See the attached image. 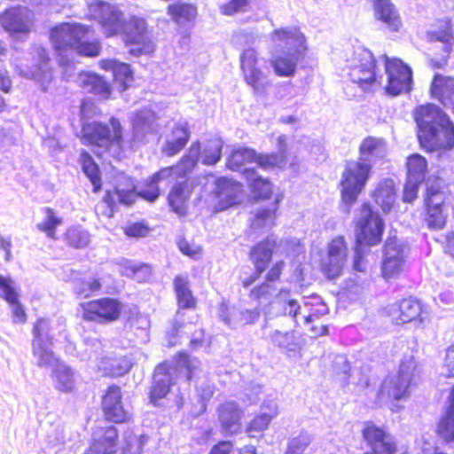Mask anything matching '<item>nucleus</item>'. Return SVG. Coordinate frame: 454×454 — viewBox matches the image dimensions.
Masks as SVG:
<instances>
[{
	"mask_svg": "<svg viewBox=\"0 0 454 454\" xmlns=\"http://www.w3.org/2000/svg\"><path fill=\"white\" fill-rule=\"evenodd\" d=\"M174 381L170 373V365L168 362L159 364L153 372L148 397L150 402L158 405L159 401L165 398L170 392Z\"/></svg>",
	"mask_w": 454,
	"mask_h": 454,
	"instance_id": "nucleus-25",
	"label": "nucleus"
},
{
	"mask_svg": "<svg viewBox=\"0 0 454 454\" xmlns=\"http://www.w3.org/2000/svg\"><path fill=\"white\" fill-rule=\"evenodd\" d=\"M429 95L444 109L454 113V76L434 74L429 85Z\"/></svg>",
	"mask_w": 454,
	"mask_h": 454,
	"instance_id": "nucleus-24",
	"label": "nucleus"
},
{
	"mask_svg": "<svg viewBox=\"0 0 454 454\" xmlns=\"http://www.w3.org/2000/svg\"><path fill=\"white\" fill-rule=\"evenodd\" d=\"M51 320L47 317H38L32 325V354L37 359L39 367H48L58 364L51 346L53 344V336L50 334Z\"/></svg>",
	"mask_w": 454,
	"mask_h": 454,
	"instance_id": "nucleus-14",
	"label": "nucleus"
},
{
	"mask_svg": "<svg viewBox=\"0 0 454 454\" xmlns=\"http://www.w3.org/2000/svg\"><path fill=\"white\" fill-rule=\"evenodd\" d=\"M278 247L277 239L267 236L254 243L248 249L247 258L253 265V272L240 278V284L242 287L248 288L264 274L263 280L248 293V298L258 304L269 302L274 296L277 285L281 282L286 262L283 260L273 262Z\"/></svg>",
	"mask_w": 454,
	"mask_h": 454,
	"instance_id": "nucleus-1",
	"label": "nucleus"
},
{
	"mask_svg": "<svg viewBox=\"0 0 454 454\" xmlns=\"http://www.w3.org/2000/svg\"><path fill=\"white\" fill-rule=\"evenodd\" d=\"M255 163L263 171L283 169L286 165V157L284 153L271 152L267 153H257L254 148L239 147L233 149L228 155L225 162L227 169L242 172L247 164Z\"/></svg>",
	"mask_w": 454,
	"mask_h": 454,
	"instance_id": "nucleus-8",
	"label": "nucleus"
},
{
	"mask_svg": "<svg viewBox=\"0 0 454 454\" xmlns=\"http://www.w3.org/2000/svg\"><path fill=\"white\" fill-rule=\"evenodd\" d=\"M243 412L233 403H227L219 408L218 419L222 429L226 433H236L240 428V420Z\"/></svg>",
	"mask_w": 454,
	"mask_h": 454,
	"instance_id": "nucleus-39",
	"label": "nucleus"
},
{
	"mask_svg": "<svg viewBox=\"0 0 454 454\" xmlns=\"http://www.w3.org/2000/svg\"><path fill=\"white\" fill-rule=\"evenodd\" d=\"M63 239L69 247L74 249L84 248L90 242L89 233L79 225L69 226L66 230Z\"/></svg>",
	"mask_w": 454,
	"mask_h": 454,
	"instance_id": "nucleus-47",
	"label": "nucleus"
},
{
	"mask_svg": "<svg viewBox=\"0 0 454 454\" xmlns=\"http://www.w3.org/2000/svg\"><path fill=\"white\" fill-rule=\"evenodd\" d=\"M114 190L117 195L118 201L120 204H124L127 206L132 205L136 198L138 197L137 192L135 191V185L130 184L126 188H121L119 185L114 187Z\"/></svg>",
	"mask_w": 454,
	"mask_h": 454,
	"instance_id": "nucleus-62",
	"label": "nucleus"
},
{
	"mask_svg": "<svg viewBox=\"0 0 454 454\" xmlns=\"http://www.w3.org/2000/svg\"><path fill=\"white\" fill-rule=\"evenodd\" d=\"M372 165L363 159L358 160H348L340 181V200L348 207H350L357 201L359 195L364 190L371 176Z\"/></svg>",
	"mask_w": 454,
	"mask_h": 454,
	"instance_id": "nucleus-7",
	"label": "nucleus"
},
{
	"mask_svg": "<svg viewBox=\"0 0 454 454\" xmlns=\"http://www.w3.org/2000/svg\"><path fill=\"white\" fill-rule=\"evenodd\" d=\"M94 103L89 99H82L80 104V116L82 120L80 135L81 143L90 147L98 158L108 155L120 160L124 155L123 127L120 120L114 116L109 118L108 122L96 120H84Z\"/></svg>",
	"mask_w": 454,
	"mask_h": 454,
	"instance_id": "nucleus-3",
	"label": "nucleus"
},
{
	"mask_svg": "<svg viewBox=\"0 0 454 454\" xmlns=\"http://www.w3.org/2000/svg\"><path fill=\"white\" fill-rule=\"evenodd\" d=\"M435 434L444 443L454 442V384L450 387L445 411L436 423Z\"/></svg>",
	"mask_w": 454,
	"mask_h": 454,
	"instance_id": "nucleus-32",
	"label": "nucleus"
},
{
	"mask_svg": "<svg viewBox=\"0 0 454 454\" xmlns=\"http://www.w3.org/2000/svg\"><path fill=\"white\" fill-rule=\"evenodd\" d=\"M381 277L386 281L400 278L406 271L403 247L394 239H387L383 249Z\"/></svg>",
	"mask_w": 454,
	"mask_h": 454,
	"instance_id": "nucleus-20",
	"label": "nucleus"
},
{
	"mask_svg": "<svg viewBox=\"0 0 454 454\" xmlns=\"http://www.w3.org/2000/svg\"><path fill=\"white\" fill-rule=\"evenodd\" d=\"M326 256L347 262L348 257V247L343 236H337L328 243Z\"/></svg>",
	"mask_w": 454,
	"mask_h": 454,
	"instance_id": "nucleus-55",
	"label": "nucleus"
},
{
	"mask_svg": "<svg viewBox=\"0 0 454 454\" xmlns=\"http://www.w3.org/2000/svg\"><path fill=\"white\" fill-rule=\"evenodd\" d=\"M270 343L277 348L282 350L289 358H300L301 356V336L295 330L279 331L270 333Z\"/></svg>",
	"mask_w": 454,
	"mask_h": 454,
	"instance_id": "nucleus-27",
	"label": "nucleus"
},
{
	"mask_svg": "<svg viewBox=\"0 0 454 454\" xmlns=\"http://www.w3.org/2000/svg\"><path fill=\"white\" fill-rule=\"evenodd\" d=\"M445 196L439 188L431 186L427 189L423 222L431 231H440L447 224V214L444 213Z\"/></svg>",
	"mask_w": 454,
	"mask_h": 454,
	"instance_id": "nucleus-19",
	"label": "nucleus"
},
{
	"mask_svg": "<svg viewBox=\"0 0 454 454\" xmlns=\"http://www.w3.org/2000/svg\"><path fill=\"white\" fill-rule=\"evenodd\" d=\"M100 410L104 419L113 425H126L133 421V413L125 407L121 387L110 384L100 397Z\"/></svg>",
	"mask_w": 454,
	"mask_h": 454,
	"instance_id": "nucleus-15",
	"label": "nucleus"
},
{
	"mask_svg": "<svg viewBox=\"0 0 454 454\" xmlns=\"http://www.w3.org/2000/svg\"><path fill=\"white\" fill-rule=\"evenodd\" d=\"M239 68L244 82L254 94L263 95L270 82L259 66V56L255 48L244 49L239 55Z\"/></svg>",
	"mask_w": 454,
	"mask_h": 454,
	"instance_id": "nucleus-17",
	"label": "nucleus"
},
{
	"mask_svg": "<svg viewBox=\"0 0 454 454\" xmlns=\"http://www.w3.org/2000/svg\"><path fill=\"white\" fill-rule=\"evenodd\" d=\"M56 387L62 392H71L74 387V376L70 367L60 364L53 372Z\"/></svg>",
	"mask_w": 454,
	"mask_h": 454,
	"instance_id": "nucleus-50",
	"label": "nucleus"
},
{
	"mask_svg": "<svg viewBox=\"0 0 454 454\" xmlns=\"http://www.w3.org/2000/svg\"><path fill=\"white\" fill-rule=\"evenodd\" d=\"M192 192V184L189 178L176 183L168 194V204L172 211L179 215H184L187 212L188 200Z\"/></svg>",
	"mask_w": 454,
	"mask_h": 454,
	"instance_id": "nucleus-33",
	"label": "nucleus"
},
{
	"mask_svg": "<svg viewBox=\"0 0 454 454\" xmlns=\"http://www.w3.org/2000/svg\"><path fill=\"white\" fill-rule=\"evenodd\" d=\"M384 70L387 74L386 92L390 96L409 93L413 87L411 67L399 58L383 56Z\"/></svg>",
	"mask_w": 454,
	"mask_h": 454,
	"instance_id": "nucleus-13",
	"label": "nucleus"
},
{
	"mask_svg": "<svg viewBox=\"0 0 454 454\" xmlns=\"http://www.w3.org/2000/svg\"><path fill=\"white\" fill-rule=\"evenodd\" d=\"M121 35L124 44L129 48V54L133 56L148 55L155 50V46L148 35L147 23L145 18L129 17Z\"/></svg>",
	"mask_w": 454,
	"mask_h": 454,
	"instance_id": "nucleus-12",
	"label": "nucleus"
},
{
	"mask_svg": "<svg viewBox=\"0 0 454 454\" xmlns=\"http://www.w3.org/2000/svg\"><path fill=\"white\" fill-rule=\"evenodd\" d=\"M424 305L414 297L403 298L391 304L387 314L395 325H404L412 322L421 323L423 320Z\"/></svg>",
	"mask_w": 454,
	"mask_h": 454,
	"instance_id": "nucleus-22",
	"label": "nucleus"
},
{
	"mask_svg": "<svg viewBox=\"0 0 454 454\" xmlns=\"http://www.w3.org/2000/svg\"><path fill=\"white\" fill-rule=\"evenodd\" d=\"M174 363L176 370H183L184 372V377L188 382L193 379L200 365V361L196 357H192L189 353L184 350L176 354Z\"/></svg>",
	"mask_w": 454,
	"mask_h": 454,
	"instance_id": "nucleus-45",
	"label": "nucleus"
},
{
	"mask_svg": "<svg viewBox=\"0 0 454 454\" xmlns=\"http://www.w3.org/2000/svg\"><path fill=\"white\" fill-rule=\"evenodd\" d=\"M49 40L60 66L69 65L74 55L97 58L101 54L102 43L95 28L80 22H61L49 31Z\"/></svg>",
	"mask_w": 454,
	"mask_h": 454,
	"instance_id": "nucleus-2",
	"label": "nucleus"
},
{
	"mask_svg": "<svg viewBox=\"0 0 454 454\" xmlns=\"http://www.w3.org/2000/svg\"><path fill=\"white\" fill-rule=\"evenodd\" d=\"M43 213L44 217L35 225V228L44 233L47 238L55 240L58 239V229L64 223L63 218L51 207H43Z\"/></svg>",
	"mask_w": 454,
	"mask_h": 454,
	"instance_id": "nucleus-43",
	"label": "nucleus"
},
{
	"mask_svg": "<svg viewBox=\"0 0 454 454\" xmlns=\"http://www.w3.org/2000/svg\"><path fill=\"white\" fill-rule=\"evenodd\" d=\"M83 321L97 325H108L117 321L122 312L121 302L114 297L105 296L79 304Z\"/></svg>",
	"mask_w": 454,
	"mask_h": 454,
	"instance_id": "nucleus-11",
	"label": "nucleus"
},
{
	"mask_svg": "<svg viewBox=\"0 0 454 454\" xmlns=\"http://www.w3.org/2000/svg\"><path fill=\"white\" fill-rule=\"evenodd\" d=\"M200 153V143L199 141H195L191 145L188 153L180 158L176 165L178 166L183 178L185 177L188 173L192 172L197 166Z\"/></svg>",
	"mask_w": 454,
	"mask_h": 454,
	"instance_id": "nucleus-46",
	"label": "nucleus"
},
{
	"mask_svg": "<svg viewBox=\"0 0 454 454\" xmlns=\"http://www.w3.org/2000/svg\"><path fill=\"white\" fill-rule=\"evenodd\" d=\"M151 228L143 222H134L123 229V233L129 238H144L148 235Z\"/></svg>",
	"mask_w": 454,
	"mask_h": 454,
	"instance_id": "nucleus-64",
	"label": "nucleus"
},
{
	"mask_svg": "<svg viewBox=\"0 0 454 454\" xmlns=\"http://www.w3.org/2000/svg\"><path fill=\"white\" fill-rule=\"evenodd\" d=\"M275 416L276 413H260L255 415L247 425V432L254 436V434L266 430Z\"/></svg>",
	"mask_w": 454,
	"mask_h": 454,
	"instance_id": "nucleus-57",
	"label": "nucleus"
},
{
	"mask_svg": "<svg viewBox=\"0 0 454 454\" xmlns=\"http://www.w3.org/2000/svg\"><path fill=\"white\" fill-rule=\"evenodd\" d=\"M242 184L239 181L223 176L216 179L214 194L217 198L219 210L238 205L240 202Z\"/></svg>",
	"mask_w": 454,
	"mask_h": 454,
	"instance_id": "nucleus-26",
	"label": "nucleus"
},
{
	"mask_svg": "<svg viewBox=\"0 0 454 454\" xmlns=\"http://www.w3.org/2000/svg\"><path fill=\"white\" fill-rule=\"evenodd\" d=\"M427 40L429 43H441L443 44L442 52L434 55L429 59V67L432 69H442L448 65L450 55L454 46L453 24L450 18H442L436 20L434 28L427 33Z\"/></svg>",
	"mask_w": 454,
	"mask_h": 454,
	"instance_id": "nucleus-16",
	"label": "nucleus"
},
{
	"mask_svg": "<svg viewBox=\"0 0 454 454\" xmlns=\"http://www.w3.org/2000/svg\"><path fill=\"white\" fill-rule=\"evenodd\" d=\"M85 176L92 184V192L98 193L102 190L101 171L92 155L86 150L80 152L78 160Z\"/></svg>",
	"mask_w": 454,
	"mask_h": 454,
	"instance_id": "nucleus-41",
	"label": "nucleus"
},
{
	"mask_svg": "<svg viewBox=\"0 0 454 454\" xmlns=\"http://www.w3.org/2000/svg\"><path fill=\"white\" fill-rule=\"evenodd\" d=\"M79 87L104 101L110 99L113 92L110 82L104 76L92 72L80 74Z\"/></svg>",
	"mask_w": 454,
	"mask_h": 454,
	"instance_id": "nucleus-28",
	"label": "nucleus"
},
{
	"mask_svg": "<svg viewBox=\"0 0 454 454\" xmlns=\"http://www.w3.org/2000/svg\"><path fill=\"white\" fill-rule=\"evenodd\" d=\"M191 138L190 126L187 122L175 124L169 137L164 143L161 153L167 157H174L182 152Z\"/></svg>",
	"mask_w": 454,
	"mask_h": 454,
	"instance_id": "nucleus-29",
	"label": "nucleus"
},
{
	"mask_svg": "<svg viewBox=\"0 0 454 454\" xmlns=\"http://www.w3.org/2000/svg\"><path fill=\"white\" fill-rule=\"evenodd\" d=\"M417 371L418 363L413 356L403 358L397 372L382 380L377 391V401L386 403L393 412L397 411L400 408L397 403L410 395L411 383Z\"/></svg>",
	"mask_w": 454,
	"mask_h": 454,
	"instance_id": "nucleus-6",
	"label": "nucleus"
},
{
	"mask_svg": "<svg viewBox=\"0 0 454 454\" xmlns=\"http://www.w3.org/2000/svg\"><path fill=\"white\" fill-rule=\"evenodd\" d=\"M113 80L119 85L121 91L128 90L134 81L131 66L128 63L120 62L113 74Z\"/></svg>",
	"mask_w": 454,
	"mask_h": 454,
	"instance_id": "nucleus-52",
	"label": "nucleus"
},
{
	"mask_svg": "<svg viewBox=\"0 0 454 454\" xmlns=\"http://www.w3.org/2000/svg\"><path fill=\"white\" fill-rule=\"evenodd\" d=\"M153 273V268L150 264L140 262H127L122 266V274L138 283L149 281Z\"/></svg>",
	"mask_w": 454,
	"mask_h": 454,
	"instance_id": "nucleus-48",
	"label": "nucleus"
},
{
	"mask_svg": "<svg viewBox=\"0 0 454 454\" xmlns=\"http://www.w3.org/2000/svg\"><path fill=\"white\" fill-rule=\"evenodd\" d=\"M12 87V79L7 70H0V114L10 112L13 107L10 99L2 93L8 94Z\"/></svg>",
	"mask_w": 454,
	"mask_h": 454,
	"instance_id": "nucleus-53",
	"label": "nucleus"
},
{
	"mask_svg": "<svg viewBox=\"0 0 454 454\" xmlns=\"http://www.w3.org/2000/svg\"><path fill=\"white\" fill-rule=\"evenodd\" d=\"M305 321L311 333V338H318L328 334V325L321 321L317 314L309 313V315L306 317Z\"/></svg>",
	"mask_w": 454,
	"mask_h": 454,
	"instance_id": "nucleus-59",
	"label": "nucleus"
},
{
	"mask_svg": "<svg viewBox=\"0 0 454 454\" xmlns=\"http://www.w3.org/2000/svg\"><path fill=\"white\" fill-rule=\"evenodd\" d=\"M377 61L370 52H364L356 58L350 66L348 76L363 90H371L381 84V75L376 72Z\"/></svg>",
	"mask_w": 454,
	"mask_h": 454,
	"instance_id": "nucleus-18",
	"label": "nucleus"
},
{
	"mask_svg": "<svg viewBox=\"0 0 454 454\" xmlns=\"http://www.w3.org/2000/svg\"><path fill=\"white\" fill-rule=\"evenodd\" d=\"M167 14L177 25H186L194 22L198 10L192 3L176 1L168 4Z\"/></svg>",
	"mask_w": 454,
	"mask_h": 454,
	"instance_id": "nucleus-38",
	"label": "nucleus"
},
{
	"mask_svg": "<svg viewBox=\"0 0 454 454\" xmlns=\"http://www.w3.org/2000/svg\"><path fill=\"white\" fill-rule=\"evenodd\" d=\"M176 245L179 251L191 259L198 260L203 254L201 246L190 242L184 237H180L176 241Z\"/></svg>",
	"mask_w": 454,
	"mask_h": 454,
	"instance_id": "nucleus-60",
	"label": "nucleus"
},
{
	"mask_svg": "<svg viewBox=\"0 0 454 454\" xmlns=\"http://www.w3.org/2000/svg\"><path fill=\"white\" fill-rule=\"evenodd\" d=\"M371 197L383 213H388L393 207L396 199V190L391 180L380 182L372 192Z\"/></svg>",
	"mask_w": 454,
	"mask_h": 454,
	"instance_id": "nucleus-40",
	"label": "nucleus"
},
{
	"mask_svg": "<svg viewBox=\"0 0 454 454\" xmlns=\"http://www.w3.org/2000/svg\"><path fill=\"white\" fill-rule=\"evenodd\" d=\"M361 439L367 447L362 454H411L408 450L399 452L396 438L389 430L372 420L363 422Z\"/></svg>",
	"mask_w": 454,
	"mask_h": 454,
	"instance_id": "nucleus-10",
	"label": "nucleus"
},
{
	"mask_svg": "<svg viewBox=\"0 0 454 454\" xmlns=\"http://www.w3.org/2000/svg\"><path fill=\"white\" fill-rule=\"evenodd\" d=\"M132 365L127 356L113 354L103 356L98 367L106 377L118 378L127 374Z\"/></svg>",
	"mask_w": 454,
	"mask_h": 454,
	"instance_id": "nucleus-36",
	"label": "nucleus"
},
{
	"mask_svg": "<svg viewBox=\"0 0 454 454\" xmlns=\"http://www.w3.org/2000/svg\"><path fill=\"white\" fill-rule=\"evenodd\" d=\"M374 16L382 22L390 32H397L402 27L398 11L391 0H372Z\"/></svg>",
	"mask_w": 454,
	"mask_h": 454,
	"instance_id": "nucleus-31",
	"label": "nucleus"
},
{
	"mask_svg": "<svg viewBox=\"0 0 454 454\" xmlns=\"http://www.w3.org/2000/svg\"><path fill=\"white\" fill-rule=\"evenodd\" d=\"M222 145L215 139L207 141L202 150V163L207 166L216 164L222 158Z\"/></svg>",
	"mask_w": 454,
	"mask_h": 454,
	"instance_id": "nucleus-56",
	"label": "nucleus"
},
{
	"mask_svg": "<svg viewBox=\"0 0 454 454\" xmlns=\"http://www.w3.org/2000/svg\"><path fill=\"white\" fill-rule=\"evenodd\" d=\"M310 442L311 437L308 434H300L288 442L286 454H302Z\"/></svg>",
	"mask_w": 454,
	"mask_h": 454,
	"instance_id": "nucleus-61",
	"label": "nucleus"
},
{
	"mask_svg": "<svg viewBox=\"0 0 454 454\" xmlns=\"http://www.w3.org/2000/svg\"><path fill=\"white\" fill-rule=\"evenodd\" d=\"M385 222L368 201L359 207V217L355 221V243L358 247H371L380 244Z\"/></svg>",
	"mask_w": 454,
	"mask_h": 454,
	"instance_id": "nucleus-9",
	"label": "nucleus"
},
{
	"mask_svg": "<svg viewBox=\"0 0 454 454\" xmlns=\"http://www.w3.org/2000/svg\"><path fill=\"white\" fill-rule=\"evenodd\" d=\"M270 39L293 50L270 59L274 73L279 77L294 76L298 62L304 59L309 49L305 35L299 27H281L270 33Z\"/></svg>",
	"mask_w": 454,
	"mask_h": 454,
	"instance_id": "nucleus-5",
	"label": "nucleus"
},
{
	"mask_svg": "<svg viewBox=\"0 0 454 454\" xmlns=\"http://www.w3.org/2000/svg\"><path fill=\"white\" fill-rule=\"evenodd\" d=\"M127 20L123 19V13L109 4H104L99 19V24L106 37L121 35Z\"/></svg>",
	"mask_w": 454,
	"mask_h": 454,
	"instance_id": "nucleus-35",
	"label": "nucleus"
},
{
	"mask_svg": "<svg viewBox=\"0 0 454 454\" xmlns=\"http://www.w3.org/2000/svg\"><path fill=\"white\" fill-rule=\"evenodd\" d=\"M280 201L281 196L277 195L270 203L269 207L257 209L251 220V227L258 230L266 226H273L275 224Z\"/></svg>",
	"mask_w": 454,
	"mask_h": 454,
	"instance_id": "nucleus-42",
	"label": "nucleus"
},
{
	"mask_svg": "<svg viewBox=\"0 0 454 454\" xmlns=\"http://www.w3.org/2000/svg\"><path fill=\"white\" fill-rule=\"evenodd\" d=\"M173 291L176 295L177 313L198 309V299L193 295L187 277L176 275L173 278Z\"/></svg>",
	"mask_w": 454,
	"mask_h": 454,
	"instance_id": "nucleus-30",
	"label": "nucleus"
},
{
	"mask_svg": "<svg viewBox=\"0 0 454 454\" xmlns=\"http://www.w3.org/2000/svg\"><path fill=\"white\" fill-rule=\"evenodd\" d=\"M119 204L114 189L106 190L102 200L96 205L95 212L100 217L112 218Z\"/></svg>",
	"mask_w": 454,
	"mask_h": 454,
	"instance_id": "nucleus-49",
	"label": "nucleus"
},
{
	"mask_svg": "<svg viewBox=\"0 0 454 454\" xmlns=\"http://www.w3.org/2000/svg\"><path fill=\"white\" fill-rule=\"evenodd\" d=\"M120 434L114 425L97 427L93 429L89 446L82 454H116Z\"/></svg>",
	"mask_w": 454,
	"mask_h": 454,
	"instance_id": "nucleus-21",
	"label": "nucleus"
},
{
	"mask_svg": "<svg viewBox=\"0 0 454 454\" xmlns=\"http://www.w3.org/2000/svg\"><path fill=\"white\" fill-rule=\"evenodd\" d=\"M0 24L12 34H27L30 31V22L19 6L4 10L0 14Z\"/></svg>",
	"mask_w": 454,
	"mask_h": 454,
	"instance_id": "nucleus-34",
	"label": "nucleus"
},
{
	"mask_svg": "<svg viewBox=\"0 0 454 454\" xmlns=\"http://www.w3.org/2000/svg\"><path fill=\"white\" fill-rule=\"evenodd\" d=\"M407 178L423 183L427 173V160L419 154H411L406 160Z\"/></svg>",
	"mask_w": 454,
	"mask_h": 454,
	"instance_id": "nucleus-44",
	"label": "nucleus"
},
{
	"mask_svg": "<svg viewBox=\"0 0 454 454\" xmlns=\"http://www.w3.org/2000/svg\"><path fill=\"white\" fill-rule=\"evenodd\" d=\"M346 261L326 256L320 260L319 269L327 279H335L342 275Z\"/></svg>",
	"mask_w": 454,
	"mask_h": 454,
	"instance_id": "nucleus-51",
	"label": "nucleus"
},
{
	"mask_svg": "<svg viewBox=\"0 0 454 454\" xmlns=\"http://www.w3.org/2000/svg\"><path fill=\"white\" fill-rule=\"evenodd\" d=\"M74 293L81 298L87 299L101 292L102 278L90 271L79 272L73 280Z\"/></svg>",
	"mask_w": 454,
	"mask_h": 454,
	"instance_id": "nucleus-37",
	"label": "nucleus"
},
{
	"mask_svg": "<svg viewBox=\"0 0 454 454\" xmlns=\"http://www.w3.org/2000/svg\"><path fill=\"white\" fill-rule=\"evenodd\" d=\"M419 145L427 153L446 152L454 147V123L438 106L426 103L412 110Z\"/></svg>",
	"mask_w": 454,
	"mask_h": 454,
	"instance_id": "nucleus-4",
	"label": "nucleus"
},
{
	"mask_svg": "<svg viewBox=\"0 0 454 454\" xmlns=\"http://www.w3.org/2000/svg\"><path fill=\"white\" fill-rule=\"evenodd\" d=\"M384 146L383 138L368 136L362 140L358 151L361 156L369 157L378 154Z\"/></svg>",
	"mask_w": 454,
	"mask_h": 454,
	"instance_id": "nucleus-54",
	"label": "nucleus"
},
{
	"mask_svg": "<svg viewBox=\"0 0 454 454\" xmlns=\"http://www.w3.org/2000/svg\"><path fill=\"white\" fill-rule=\"evenodd\" d=\"M160 194L159 182L153 176L144 182L143 189L137 192L138 197L148 202L155 201L160 197Z\"/></svg>",
	"mask_w": 454,
	"mask_h": 454,
	"instance_id": "nucleus-58",
	"label": "nucleus"
},
{
	"mask_svg": "<svg viewBox=\"0 0 454 454\" xmlns=\"http://www.w3.org/2000/svg\"><path fill=\"white\" fill-rule=\"evenodd\" d=\"M249 0H229L220 6V12L226 16L234 15L239 12H246Z\"/></svg>",
	"mask_w": 454,
	"mask_h": 454,
	"instance_id": "nucleus-63",
	"label": "nucleus"
},
{
	"mask_svg": "<svg viewBox=\"0 0 454 454\" xmlns=\"http://www.w3.org/2000/svg\"><path fill=\"white\" fill-rule=\"evenodd\" d=\"M241 175L254 201L273 200L274 185L269 177L261 176L255 168H244Z\"/></svg>",
	"mask_w": 454,
	"mask_h": 454,
	"instance_id": "nucleus-23",
	"label": "nucleus"
}]
</instances>
